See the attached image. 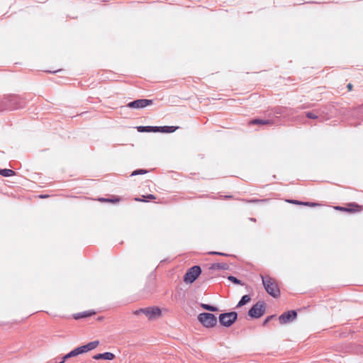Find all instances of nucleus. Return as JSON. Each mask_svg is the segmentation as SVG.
Masks as SVG:
<instances>
[{"instance_id": "obj_1", "label": "nucleus", "mask_w": 363, "mask_h": 363, "mask_svg": "<svg viewBox=\"0 0 363 363\" xmlns=\"http://www.w3.org/2000/svg\"><path fill=\"white\" fill-rule=\"evenodd\" d=\"M25 101L18 96H9L2 101V110H13L24 107Z\"/></svg>"}, {"instance_id": "obj_2", "label": "nucleus", "mask_w": 363, "mask_h": 363, "mask_svg": "<svg viewBox=\"0 0 363 363\" xmlns=\"http://www.w3.org/2000/svg\"><path fill=\"white\" fill-rule=\"evenodd\" d=\"M260 277L266 291L274 298L278 297L280 294V290L275 280L272 279L270 277H264L263 275H260Z\"/></svg>"}, {"instance_id": "obj_3", "label": "nucleus", "mask_w": 363, "mask_h": 363, "mask_svg": "<svg viewBox=\"0 0 363 363\" xmlns=\"http://www.w3.org/2000/svg\"><path fill=\"white\" fill-rule=\"evenodd\" d=\"M140 313L145 314L146 317L150 320L157 319L162 315V311L158 307L140 308L134 312V314L135 315H139Z\"/></svg>"}, {"instance_id": "obj_4", "label": "nucleus", "mask_w": 363, "mask_h": 363, "mask_svg": "<svg viewBox=\"0 0 363 363\" xmlns=\"http://www.w3.org/2000/svg\"><path fill=\"white\" fill-rule=\"evenodd\" d=\"M198 320L204 327L206 328H212L217 323L216 317L213 314L209 313H200L198 316Z\"/></svg>"}, {"instance_id": "obj_5", "label": "nucleus", "mask_w": 363, "mask_h": 363, "mask_svg": "<svg viewBox=\"0 0 363 363\" xmlns=\"http://www.w3.org/2000/svg\"><path fill=\"white\" fill-rule=\"evenodd\" d=\"M238 314L236 312H229L221 313L219 315V321L220 324L225 327H230L237 320Z\"/></svg>"}, {"instance_id": "obj_6", "label": "nucleus", "mask_w": 363, "mask_h": 363, "mask_svg": "<svg viewBox=\"0 0 363 363\" xmlns=\"http://www.w3.org/2000/svg\"><path fill=\"white\" fill-rule=\"evenodd\" d=\"M201 269L199 266H194L186 272L184 277V281L186 283H193L201 274Z\"/></svg>"}, {"instance_id": "obj_7", "label": "nucleus", "mask_w": 363, "mask_h": 363, "mask_svg": "<svg viewBox=\"0 0 363 363\" xmlns=\"http://www.w3.org/2000/svg\"><path fill=\"white\" fill-rule=\"evenodd\" d=\"M265 311V306L263 302L259 301L255 303L248 311V315L254 318L261 317Z\"/></svg>"}, {"instance_id": "obj_8", "label": "nucleus", "mask_w": 363, "mask_h": 363, "mask_svg": "<svg viewBox=\"0 0 363 363\" xmlns=\"http://www.w3.org/2000/svg\"><path fill=\"white\" fill-rule=\"evenodd\" d=\"M153 104L152 100L150 99H138L133 101L130 102L128 104L129 108H145L147 106H150Z\"/></svg>"}, {"instance_id": "obj_9", "label": "nucleus", "mask_w": 363, "mask_h": 363, "mask_svg": "<svg viewBox=\"0 0 363 363\" xmlns=\"http://www.w3.org/2000/svg\"><path fill=\"white\" fill-rule=\"evenodd\" d=\"M99 345V342L98 340L90 342L85 345H82L75 348V350L77 353V355L87 352L95 349Z\"/></svg>"}, {"instance_id": "obj_10", "label": "nucleus", "mask_w": 363, "mask_h": 363, "mask_svg": "<svg viewBox=\"0 0 363 363\" xmlns=\"http://www.w3.org/2000/svg\"><path fill=\"white\" fill-rule=\"evenodd\" d=\"M296 316L297 313L295 311H290L281 314L279 318V320L281 324H286L294 320Z\"/></svg>"}, {"instance_id": "obj_11", "label": "nucleus", "mask_w": 363, "mask_h": 363, "mask_svg": "<svg viewBox=\"0 0 363 363\" xmlns=\"http://www.w3.org/2000/svg\"><path fill=\"white\" fill-rule=\"evenodd\" d=\"M115 357V355L111 352H104L102 354H97L93 357L94 359H107L112 360Z\"/></svg>"}, {"instance_id": "obj_12", "label": "nucleus", "mask_w": 363, "mask_h": 363, "mask_svg": "<svg viewBox=\"0 0 363 363\" xmlns=\"http://www.w3.org/2000/svg\"><path fill=\"white\" fill-rule=\"evenodd\" d=\"M229 265L227 263H214L211 265L209 269L212 270H228Z\"/></svg>"}, {"instance_id": "obj_13", "label": "nucleus", "mask_w": 363, "mask_h": 363, "mask_svg": "<svg viewBox=\"0 0 363 363\" xmlns=\"http://www.w3.org/2000/svg\"><path fill=\"white\" fill-rule=\"evenodd\" d=\"M250 124L252 125H272V121L270 120H262V119H254L250 121Z\"/></svg>"}, {"instance_id": "obj_14", "label": "nucleus", "mask_w": 363, "mask_h": 363, "mask_svg": "<svg viewBox=\"0 0 363 363\" xmlns=\"http://www.w3.org/2000/svg\"><path fill=\"white\" fill-rule=\"evenodd\" d=\"M0 174L3 177H11L15 174V172L9 169H0Z\"/></svg>"}, {"instance_id": "obj_15", "label": "nucleus", "mask_w": 363, "mask_h": 363, "mask_svg": "<svg viewBox=\"0 0 363 363\" xmlns=\"http://www.w3.org/2000/svg\"><path fill=\"white\" fill-rule=\"evenodd\" d=\"M250 301V297L248 295H244L240 301L238 302L237 307H241Z\"/></svg>"}, {"instance_id": "obj_16", "label": "nucleus", "mask_w": 363, "mask_h": 363, "mask_svg": "<svg viewBox=\"0 0 363 363\" xmlns=\"http://www.w3.org/2000/svg\"><path fill=\"white\" fill-rule=\"evenodd\" d=\"M201 306L202 308L209 311L215 312V311H218V308L216 307L208 305V304L201 303Z\"/></svg>"}, {"instance_id": "obj_17", "label": "nucleus", "mask_w": 363, "mask_h": 363, "mask_svg": "<svg viewBox=\"0 0 363 363\" xmlns=\"http://www.w3.org/2000/svg\"><path fill=\"white\" fill-rule=\"evenodd\" d=\"M288 109L285 107H278L274 110V113L277 115H284L286 114Z\"/></svg>"}, {"instance_id": "obj_18", "label": "nucleus", "mask_w": 363, "mask_h": 363, "mask_svg": "<svg viewBox=\"0 0 363 363\" xmlns=\"http://www.w3.org/2000/svg\"><path fill=\"white\" fill-rule=\"evenodd\" d=\"M174 126H162L161 127V132L163 133H172L176 130Z\"/></svg>"}, {"instance_id": "obj_19", "label": "nucleus", "mask_w": 363, "mask_h": 363, "mask_svg": "<svg viewBox=\"0 0 363 363\" xmlns=\"http://www.w3.org/2000/svg\"><path fill=\"white\" fill-rule=\"evenodd\" d=\"M95 313L94 312H88V311H85V312H83L82 313H79L77 316H75L74 318L76 319L77 318H85V317H88V316H90L93 314H94Z\"/></svg>"}, {"instance_id": "obj_20", "label": "nucleus", "mask_w": 363, "mask_h": 363, "mask_svg": "<svg viewBox=\"0 0 363 363\" xmlns=\"http://www.w3.org/2000/svg\"><path fill=\"white\" fill-rule=\"evenodd\" d=\"M100 201H102V202H111V203H116L118 201H119V199L118 198H115V199H105V198H101L99 199Z\"/></svg>"}, {"instance_id": "obj_21", "label": "nucleus", "mask_w": 363, "mask_h": 363, "mask_svg": "<svg viewBox=\"0 0 363 363\" xmlns=\"http://www.w3.org/2000/svg\"><path fill=\"white\" fill-rule=\"evenodd\" d=\"M137 129L139 132H150V126H138Z\"/></svg>"}, {"instance_id": "obj_22", "label": "nucleus", "mask_w": 363, "mask_h": 363, "mask_svg": "<svg viewBox=\"0 0 363 363\" xmlns=\"http://www.w3.org/2000/svg\"><path fill=\"white\" fill-rule=\"evenodd\" d=\"M147 171L145 170V169H137V170H135L132 172L131 174V176H135V175H138V174H145L147 173Z\"/></svg>"}, {"instance_id": "obj_23", "label": "nucleus", "mask_w": 363, "mask_h": 363, "mask_svg": "<svg viewBox=\"0 0 363 363\" xmlns=\"http://www.w3.org/2000/svg\"><path fill=\"white\" fill-rule=\"evenodd\" d=\"M228 280L231 281L234 284H242L241 281L233 276H229L228 277Z\"/></svg>"}, {"instance_id": "obj_24", "label": "nucleus", "mask_w": 363, "mask_h": 363, "mask_svg": "<svg viewBox=\"0 0 363 363\" xmlns=\"http://www.w3.org/2000/svg\"><path fill=\"white\" fill-rule=\"evenodd\" d=\"M306 115L308 118L311 119H316L318 117V114L315 112H307Z\"/></svg>"}, {"instance_id": "obj_25", "label": "nucleus", "mask_w": 363, "mask_h": 363, "mask_svg": "<svg viewBox=\"0 0 363 363\" xmlns=\"http://www.w3.org/2000/svg\"><path fill=\"white\" fill-rule=\"evenodd\" d=\"M208 254H210V255H221V256H229L228 254L223 253V252H215V251L209 252Z\"/></svg>"}, {"instance_id": "obj_26", "label": "nucleus", "mask_w": 363, "mask_h": 363, "mask_svg": "<svg viewBox=\"0 0 363 363\" xmlns=\"http://www.w3.org/2000/svg\"><path fill=\"white\" fill-rule=\"evenodd\" d=\"M161 131V127L150 126V132H158Z\"/></svg>"}, {"instance_id": "obj_27", "label": "nucleus", "mask_w": 363, "mask_h": 363, "mask_svg": "<svg viewBox=\"0 0 363 363\" xmlns=\"http://www.w3.org/2000/svg\"><path fill=\"white\" fill-rule=\"evenodd\" d=\"M70 357H72V355H71L70 352H69L68 354H67L66 355H65V356L62 357V362L63 363H65V362L67 359H69V358H70Z\"/></svg>"}, {"instance_id": "obj_28", "label": "nucleus", "mask_w": 363, "mask_h": 363, "mask_svg": "<svg viewBox=\"0 0 363 363\" xmlns=\"http://www.w3.org/2000/svg\"><path fill=\"white\" fill-rule=\"evenodd\" d=\"M287 202L291 203H294V204H303V202H299L296 200H287Z\"/></svg>"}, {"instance_id": "obj_29", "label": "nucleus", "mask_w": 363, "mask_h": 363, "mask_svg": "<svg viewBox=\"0 0 363 363\" xmlns=\"http://www.w3.org/2000/svg\"><path fill=\"white\" fill-rule=\"evenodd\" d=\"M144 198L148 199H155V196L153 194H148L147 196H143Z\"/></svg>"}, {"instance_id": "obj_30", "label": "nucleus", "mask_w": 363, "mask_h": 363, "mask_svg": "<svg viewBox=\"0 0 363 363\" xmlns=\"http://www.w3.org/2000/svg\"><path fill=\"white\" fill-rule=\"evenodd\" d=\"M303 205L305 206H315L317 205V203H310V202H306V203H303Z\"/></svg>"}, {"instance_id": "obj_31", "label": "nucleus", "mask_w": 363, "mask_h": 363, "mask_svg": "<svg viewBox=\"0 0 363 363\" xmlns=\"http://www.w3.org/2000/svg\"><path fill=\"white\" fill-rule=\"evenodd\" d=\"M70 354H71V355H72V357H76V356H77V352H76L75 349H74V350H72V351L70 352Z\"/></svg>"}, {"instance_id": "obj_32", "label": "nucleus", "mask_w": 363, "mask_h": 363, "mask_svg": "<svg viewBox=\"0 0 363 363\" xmlns=\"http://www.w3.org/2000/svg\"><path fill=\"white\" fill-rule=\"evenodd\" d=\"M273 318V316H269V317H267V319L264 321V325H265L267 322H269V320H270L271 318Z\"/></svg>"}, {"instance_id": "obj_33", "label": "nucleus", "mask_w": 363, "mask_h": 363, "mask_svg": "<svg viewBox=\"0 0 363 363\" xmlns=\"http://www.w3.org/2000/svg\"><path fill=\"white\" fill-rule=\"evenodd\" d=\"M273 318V316H269V317H267V319L264 321V325H265L267 322H269V320H270L271 318Z\"/></svg>"}, {"instance_id": "obj_34", "label": "nucleus", "mask_w": 363, "mask_h": 363, "mask_svg": "<svg viewBox=\"0 0 363 363\" xmlns=\"http://www.w3.org/2000/svg\"><path fill=\"white\" fill-rule=\"evenodd\" d=\"M273 318V316H269V317H267V319L264 321V325H265L267 322H269V320H270L271 318Z\"/></svg>"}, {"instance_id": "obj_35", "label": "nucleus", "mask_w": 363, "mask_h": 363, "mask_svg": "<svg viewBox=\"0 0 363 363\" xmlns=\"http://www.w3.org/2000/svg\"><path fill=\"white\" fill-rule=\"evenodd\" d=\"M347 87L349 91H351L352 89V85L351 84H348Z\"/></svg>"}, {"instance_id": "obj_36", "label": "nucleus", "mask_w": 363, "mask_h": 363, "mask_svg": "<svg viewBox=\"0 0 363 363\" xmlns=\"http://www.w3.org/2000/svg\"><path fill=\"white\" fill-rule=\"evenodd\" d=\"M262 201L261 200H252V201H247V202H259Z\"/></svg>"}, {"instance_id": "obj_37", "label": "nucleus", "mask_w": 363, "mask_h": 363, "mask_svg": "<svg viewBox=\"0 0 363 363\" xmlns=\"http://www.w3.org/2000/svg\"><path fill=\"white\" fill-rule=\"evenodd\" d=\"M40 198H47V197H48V195H40Z\"/></svg>"}, {"instance_id": "obj_38", "label": "nucleus", "mask_w": 363, "mask_h": 363, "mask_svg": "<svg viewBox=\"0 0 363 363\" xmlns=\"http://www.w3.org/2000/svg\"><path fill=\"white\" fill-rule=\"evenodd\" d=\"M250 220L251 221L256 222V219L255 218H250Z\"/></svg>"}, {"instance_id": "obj_39", "label": "nucleus", "mask_w": 363, "mask_h": 363, "mask_svg": "<svg viewBox=\"0 0 363 363\" xmlns=\"http://www.w3.org/2000/svg\"><path fill=\"white\" fill-rule=\"evenodd\" d=\"M135 200H136V201H143V199H136Z\"/></svg>"}]
</instances>
